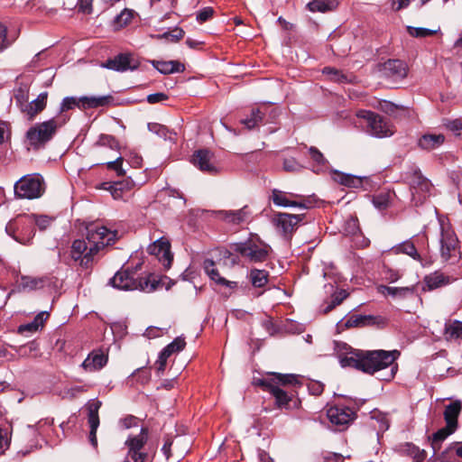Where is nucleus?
<instances>
[{
	"label": "nucleus",
	"mask_w": 462,
	"mask_h": 462,
	"mask_svg": "<svg viewBox=\"0 0 462 462\" xmlns=\"http://www.w3.org/2000/svg\"><path fill=\"white\" fill-rule=\"evenodd\" d=\"M380 317H374L372 315H354L351 316L346 321V327L351 328V327H365V326H371L377 323V319H379Z\"/></svg>",
	"instance_id": "72a5a7b5"
},
{
	"label": "nucleus",
	"mask_w": 462,
	"mask_h": 462,
	"mask_svg": "<svg viewBox=\"0 0 462 462\" xmlns=\"http://www.w3.org/2000/svg\"><path fill=\"white\" fill-rule=\"evenodd\" d=\"M259 462H273L272 457L263 450L258 451Z\"/></svg>",
	"instance_id": "774afa93"
},
{
	"label": "nucleus",
	"mask_w": 462,
	"mask_h": 462,
	"mask_svg": "<svg viewBox=\"0 0 462 462\" xmlns=\"http://www.w3.org/2000/svg\"><path fill=\"white\" fill-rule=\"evenodd\" d=\"M440 230H441V237H440V252L441 257L444 261H448L451 259H458L459 251H458V240L454 233V231L450 228L448 223H445L443 219H439Z\"/></svg>",
	"instance_id": "9d476101"
},
{
	"label": "nucleus",
	"mask_w": 462,
	"mask_h": 462,
	"mask_svg": "<svg viewBox=\"0 0 462 462\" xmlns=\"http://www.w3.org/2000/svg\"><path fill=\"white\" fill-rule=\"evenodd\" d=\"M445 141L446 137L443 134L428 132L418 139L417 144L421 150L430 152L439 148Z\"/></svg>",
	"instance_id": "393cba45"
},
{
	"label": "nucleus",
	"mask_w": 462,
	"mask_h": 462,
	"mask_svg": "<svg viewBox=\"0 0 462 462\" xmlns=\"http://www.w3.org/2000/svg\"><path fill=\"white\" fill-rule=\"evenodd\" d=\"M403 452L412 457L417 462H421L426 458L425 450H420L419 448L410 443L405 444Z\"/></svg>",
	"instance_id": "a18cd8bd"
},
{
	"label": "nucleus",
	"mask_w": 462,
	"mask_h": 462,
	"mask_svg": "<svg viewBox=\"0 0 462 462\" xmlns=\"http://www.w3.org/2000/svg\"><path fill=\"white\" fill-rule=\"evenodd\" d=\"M335 180L338 183L350 187V188H357L361 185L362 180L356 176L345 174V173H336Z\"/></svg>",
	"instance_id": "a19ab883"
},
{
	"label": "nucleus",
	"mask_w": 462,
	"mask_h": 462,
	"mask_svg": "<svg viewBox=\"0 0 462 462\" xmlns=\"http://www.w3.org/2000/svg\"><path fill=\"white\" fill-rule=\"evenodd\" d=\"M303 219V215L277 213L273 217V225L276 232L284 239L290 240L298 224Z\"/></svg>",
	"instance_id": "ddd939ff"
},
{
	"label": "nucleus",
	"mask_w": 462,
	"mask_h": 462,
	"mask_svg": "<svg viewBox=\"0 0 462 462\" xmlns=\"http://www.w3.org/2000/svg\"><path fill=\"white\" fill-rule=\"evenodd\" d=\"M108 360V356L102 350H93L82 363V367L88 372H95L103 368Z\"/></svg>",
	"instance_id": "b1692460"
},
{
	"label": "nucleus",
	"mask_w": 462,
	"mask_h": 462,
	"mask_svg": "<svg viewBox=\"0 0 462 462\" xmlns=\"http://www.w3.org/2000/svg\"><path fill=\"white\" fill-rule=\"evenodd\" d=\"M186 342L184 337H178L171 343L167 345L160 353L158 360L156 361L157 370L163 372L166 367L167 359L174 353L180 352L184 349Z\"/></svg>",
	"instance_id": "6ab92c4d"
},
{
	"label": "nucleus",
	"mask_w": 462,
	"mask_h": 462,
	"mask_svg": "<svg viewBox=\"0 0 462 462\" xmlns=\"http://www.w3.org/2000/svg\"><path fill=\"white\" fill-rule=\"evenodd\" d=\"M425 287L423 290L432 291L442 286L448 285L452 282V278L445 275L439 271L426 275L423 279Z\"/></svg>",
	"instance_id": "cd10ccee"
},
{
	"label": "nucleus",
	"mask_w": 462,
	"mask_h": 462,
	"mask_svg": "<svg viewBox=\"0 0 462 462\" xmlns=\"http://www.w3.org/2000/svg\"><path fill=\"white\" fill-rule=\"evenodd\" d=\"M219 216L222 219L230 224L239 225L247 221L251 216V211L247 206L237 210H224L219 211Z\"/></svg>",
	"instance_id": "bb28decb"
},
{
	"label": "nucleus",
	"mask_w": 462,
	"mask_h": 462,
	"mask_svg": "<svg viewBox=\"0 0 462 462\" xmlns=\"http://www.w3.org/2000/svg\"><path fill=\"white\" fill-rule=\"evenodd\" d=\"M148 129L150 132L155 134L156 135H158L161 138H163L165 140L168 138L171 139V136L169 135V134H171V132L163 125H161L158 123H149Z\"/></svg>",
	"instance_id": "8fccbe9b"
},
{
	"label": "nucleus",
	"mask_w": 462,
	"mask_h": 462,
	"mask_svg": "<svg viewBox=\"0 0 462 462\" xmlns=\"http://www.w3.org/2000/svg\"><path fill=\"white\" fill-rule=\"evenodd\" d=\"M439 30H430L422 27L407 26V32L412 37L424 38L433 35L438 32Z\"/></svg>",
	"instance_id": "de8ad7c7"
},
{
	"label": "nucleus",
	"mask_w": 462,
	"mask_h": 462,
	"mask_svg": "<svg viewBox=\"0 0 462 462\" xmlns=\"http://www.w3.org/2000/svg\"><path fill=\"white\" fill-rule=\"evenodd\" d=\"M140 65L139 60L131 53H120L113 59L107 60L101 66L118 72L134 70Z\"/></svg>",
	"instance_id": "2eb2a0df"
},
{
	"label": "nucleus",
	"mask_w": 462,
	"mask_h": 462,
	"mask_svg": "<svg viewBox=\"0 0 462 462\" xmlns=\"http://www.w3.org/2000/svg\"><path fill=\"white\" fill-rule=\"evenodd\" d=\"M10 42L7 41V28L0 23V50L7 48Z\"/></svg>",
	"instance_id": "052dcab7"
},
{
	"label": "nucleus",
	"mask_w": 462,
	"mask_h": 462,
	"mask_svg": "<svg viewBox=\"0 0 462 462\" xmlns=\"http://www.w3.org/2000/svg\"><path fill=\"white\" fill-rule=\"evenodd\" d=\"M152 64L162 74L182 72L185 69V66L177 60H152Z\"/></svg>",
	"instance_id": "7c9ffc66"
},
{
	"label": "nucleus",
	"mask_w": 462,
	"mask_h": 462,
	"mask_svg": "<svg viewBox=\"0 0 462 462\" xmlns=\"http://www.w3.org/2000/svg\"><path fill=\"white\" fill-rule=\"evenodd\" d=\"M101 405L102 402L97 399L90 400L87 404L88 420L90 428L88 439L94 448L97 446V430L99 426L98 411Z\"/></svg>",
	"instance_id": "dca6fc26"
},
{
	"label": "nucleus",
	"mask_w": 462,
	"mask_h": 462,
	"mask_svg": "<svg viewBox=\"0 0 462 462\" xmlns=\"http://www.w3.org/2000/svg\"><path fill=\"white\" fill-rule=\"evenodd\" d=\"M264 113L260 108L252 110L251 117L243 119L241 123L245 125L248 129H253L258 123L262 122Z\"/></svg>",
	"instance_id": "79ce46f5"
},
{
	"label": "nucleus",
	"mask_w": 462,
	"mask_h": 462,
	"mask_svg": "<svg viewBox=\"0 0 462 462\" xmlns=\"http://www.w3.org/2000/svg\"><path fill=\"white\" fill-rule=\"evenodd\" d=\"M356 116L366 120L370 134L375 137H387L393 134L392 125L381 116L367 110H359Z\"/></svg>",
	"instance_id": "9b49d317"
},
{
	"label": "nucleus",
	"mask_w": 462,
	"mask_h": 462,
	"mask_svg": "<svg viewBox=\"0 0 462 462\" xmlns=\"http://www.w3.org/2000/svg\"><path fill=\"white\" fill-rule=\"evenodd\" d=\"M378 291L380 293L383 295H390L392 297H399L405 298L409 294H412L414 292V287H389L385 285H381L378 287Z\"/></svg>",
	"instance_id": "c9c22d12"
},
{
	"label": "nucleus",
	"mask_w": 462,
	"mask_h": 462,
	"mask_svg": "<svg viewBox=\"0 0 462 462\" xmlns=\"http://www.w3.org/2000/svg\"><path fill=\"white\" fill-rule=\"evenodd\" d=\"M114 103V97L111 95L100 97H81L79 98L74 97H67L63 98L60 105V111L64 112L74 107L81 109L97 108L99 106H110Z\"/></svg>",
	"instance_id": "6e6552de"
},
{
	"label": "nucleus",
	"mask_w": 462,
	"mask_h": 462,
	"mask_svg": "<svg viewBox=\"0 0 462 462\" xmlns=\"http://www.w3.org/2000/svg\"><path fill=\"white\" fill-rule=\"evenodd\" d=\"M348 296V293L345 290L336 291L332 295L330 303L325 308L324 312L332 310L336 306L342 303V301Z\"/></svg>",
	"instance_id": "09e8293b"
},
{
	"label": "nucleus",
	"mask_w": 462,
	"mask_h": 462,
	"mask_svg": "<svg viewBox=\"0 0 462 462\" xmlns=\"http://www.w3.org/2000/svg\"><path fill=\"white\" fill-rule=\"evenodd\" d=\"M184 36V31L180 28H175L171 32H164L161 37L165 38L171 42H178Z\"/></svg>",
	"instance_id": "6e6d98bb"
},
{
	"label": "nucleus",
	"mask_w": 462,
	"mask_h": 462,
	"mask_svg": "<svg viewBox=\"0 0 462 462\" xmlns=\"http://www.w3.org/2000/svg\"><path fill=\"white\" fill-rule=\"evenodd\" d=\"M370 419V426L377 431L378 436L380 433H383L389 429L390 422L386 414L379 411H374Z\"/></svg>",
	"instance_id": "473e14b6"
},
{
	"label": "nucleus",
	"mask_w": 462,
	"mask_h": 462,
	"mask_svg": "<svg viewBox=\"0 0 462 462\" xmlns=\"http://www.w3.org/2000/svg\"><path fill=\"white\" fill-rule=\"evenodd\" d=\"M334 351L342 367L362 371L363 350L354 349L345 342L334 341Z\"/></svg>",
	"instance_id": "1a4fd4ad"
},
{
	"label": "nucleus",
	"mask_w": 462,
	"mask_h": 462,
	"mask_svg": "<svg viewBox=\"0 0 462 462\" xmlns=\"http://www.w3.org/2000/svg\"><path fill=\"white\" fill-rule=\"evenodd\" d=\"M61 125L54 118L36 124L26 132V142L34 150L43 147L52 139L57 129Z\"/></svg>",
	"instance_id": "423d86ee"
},
{
	"label": "nucleus",
	"mask_w": 462,
	"mask_h": 462,
	"mask_svg": "<svg viewBox=\"0 0 462 462\" xmlns=\"http://www.w3.org/2000/svg\"><path fill=\"white\" fill-rule=\"evenodd\" d=\"M14 195L19 199H33L40 198L44 192V181L39 174H28L22 177L14 184Z\"/></svg>",
	"instance_id": "0eeeda50"
},
{
	"label": "nucleus",
	"mask_w": 462,
	"mask_h": 462,
	"mask_svg": "<svg viewBox=\"0 0 462 462\" xmlns=\"http://www.w3.org/2000/svg\"><path fill=\"white\" fill-rule=\"evenodd\" d=\"M383 75L393 80H400L407 76L408 68L405 62L400 60H388L382 66Z\"/></svg>",
	"instance_id": "aec40b11"
},
{
	"label": "nucleus",
	"mask_w": 462,
	"mask_h": 462,
	"mask_svg": "<svg viewBox=\"0 0 462 462\" xmlns=\"http://www.w3.org/2000/svg\"><path fill=\"white\" fill-rule=\"evenodd\" d=\"M172 445V441L170 439H167L164 442V445L162 448V451L166 457L167 459L171 457V447Z\"/></svg>",
	"instance_id": "338daca9"
},
{
	"label": "nucleus",
	"mask_w": 462,
	"mask_h": 462,
	"mask_svg": "<svg viewBox=\"0 0 462 462\" xmlns=\"http://www.w3.org/2000/svg\"><path fill=\"white\" fill-rule=\"evenodd\" d=\"M212 159L213 154L208 150H199L193 155L192 162L200 171L212 173L216 171Z\"/></svg>",
	"instance_id": "a878e982"
},
{
	"label": "nucleus",
	"mask_w": 462,
	"mask_h": 462,
	"mask_svg": "<svg viewBox=\"0 0 462 462\" xmlns=\"http://www.w3.org/2000/svg\"><path fill=\"white\" fill-rule=\"evenodd\" d=\"M327 415L332 424L345 426L353 420L355 413L346 406H334L328 410Z\"/></svg>",
	"instance_id": "a211bd4d"
},
{
	"label": "nucleus",
	"mask_w": 462,
	"mask_h": 462,
	"mask_svg": "<svg viewBox=\"0 0 462 462\" xmlns=\"http://www.w3.org/2000/svg\"><path fill=\"white\" fill-rule=\"evenodd\" d=\"M273 376L271 379H257L254 383L263 387L264 391L271 393L277 383L287 385L297 383V377L294 374H273Z\"/></svg>",
	"instance_id": "4be33fe9"
},
{
	"label": "nucleus",
	"mask_w": 462,
	"mask_h": 462,
	"mask_svg": "<svg viewBox=\"0 0 462 462\" xmlns=\"http://www.w3.org/2000/svg\"><path fill=\"white\" fill-rule=\"evenodd\" d=\"M390 200V194L380 193L373 198V204L376 208L383 210L389 207Z\"/></svg>",
	"instance_id": "3c124183"
},
{
	"label": "nucleus",
	"mask_w": 462,
	"mask_h": 462,
	"mask_svg": "<svg viewBox=\"0 0 462 462\" xmlns=\"http://www.w3.org/2000/svg\"><path fill=\"white\" fill-rule=\"evenodd\" d=\"M148 429L142 428L137 435L129 436L125 441V446L128 448L126 459L127 462H145L147 459V453L143 451L145 443L148 440Z\"/></svg>",
	"instance_id": "f8f14e48"
},
{
	"label": "nucleus",
	"mask_w": 462,
	"mask_h": 462,
	"mask_svg": "<svg viewBox=\"0 0 462 462\" xmlns=\"http://www.w3.org/2000/svg\"><path fill=\"white\" fill-rule=\"evenodd\" d=\"M310 155L311 159L316 162L319 165H324L326 163V159L323 154L316 148L310 147L309 149Z\"/></svg>",
	"instance_id": "4d7b16f0"
},
{
	"label": "nucleus",
	"mask_w": 462,
	"mask_h": 462,
	"mask_svg": "<svg viewBox=\"0 0 462 462\" xmlns=\"http://www.w3.org/2000/svg\"><path fill=\"white\" fill-rule=\"evenodd\" d=\"M461 411L462 402L459 400H456L445 406L443 416L446 426L437 430L430 438L434 454L440 449L441 443L457 430L458 416Z\"/></svg>",
	"instance_id": "7ed1b4c3"
},
{
	"label": "nucleus",
	"mask_w": 462,
	"mask_h": 462,
	"mask_svg": "<svg viewBox=\"0 0 462 462\" xmlns=\"http://www.w3.org/2000/svg\"><path fill=\"white\" fill-rule=\"evenodd\" d=\"M213 14V9L210 7H206L197 14V20L199 23H204L208 20Z\"/></svg>",
	"instance_id": "680f3d73"
},
{
	"label": "nucleus",
	"mask_w": 462,
	"mask_h": 462,
	"mask_svg": "<svg viewBox=\"0 0 462 462\" xmlns=\"http://www.w3.org/2000/svg\"><path fill=\"white\" fill-rule=\"evenodd\" d=\"M122 162L123 158L118 156L114 161L106 162V166L108 169L116 171L118 176H124L125 171L122 168Z\"/></svg>",
	"instance_id": "5fc2aeb1"
},
{
	"label": "nucleus",
	"mask_w": 462,
	"mask_h": 462,
	"mask_svg": "<svg viewBox=\"0 0 462 462\" xmlns=\"http://www.w3.org/2000/svg\"><path fill=\"white\" fill-rule=\"evenodd\" d=\"M362 372L370 374L391 366L399 356V352L385 350H363Z\"/></svg>",
	"instance_id": "39448f33"
},
{
	"label": "nucleus",
	"mask_w": 462,
	"mask_h": 462,
	"mask_svg": "<svg viewBox=\"0 0 462 462\" xmlns=\"http://www.w3.org/2000/svg\"><path fill=\"white\" fill-rule=\"evenodd\" d=\"M47 97V92L41 93L36 99L24 104L21 109V112L27 117L29 121H32L34 117L46 107Z\"/></svg>",
	"instance_id": "5701e85b"
},
{
	"label": "nucleus",
	"mask_w": 462,
	"mask_h": 462,
	"mask_svg": "<svg viewBox=\"0 0 462 462\" xmlns=\"http://www.w3.org/2000/svg\"><path fill=\"white\" fill-rule=\"evenodd\" d=\"M29 226L36 225L41 230L46 229L51 223V218L47 216L32 215L27 218Z\"/></svg>",
	"instance_id": "49530a36"
},
{
	"label": "nucleus",
	"mask_w": 462,
	"mask_h": 462,
	"mask_svg": "<svg viewBox=\"0 0 462 462\" xmlns=\"http://www.w3.org/2000/svg\"><path fill=\"white\" fill-rule=\"evenodd\" d=\"M323 74L328 77V79L333 82L337 83H345L350 82L352 80L351 75H346L342 73L341 71L335 69L330 67H326L322 70Z\"/></svg>",
	"instance_id": "ea45409f"
},
{
	"label": "nucleus",
	"mask_w": 462,
	"mask_h": 462,
	"mask_svg": "<svg viewBox=\"0 0 462 462\" xmlns=\"http://www.w3.org/2000/svg\"><path fill=\"white\" fill-rule=\"evenodd\" d=\"M392 250L394 254H405L411 256L413 260L418 261L422 266H425L423 260L420 254L418 253L414 244L410 240L399 244Z\"/></svg>",
	"instance_id": "2f4dec72"
},
{
	"label": "nucleus",
	"mask_w": 462,
	"mask_h": 462,
	"mask_svg": "<svg viewBox=\"0 0 462 462\" xmlns=\"http://www.w3.org/2000/svg\"><path fill=\"white\" fill-rule=\"evenodd\" d=\"M444 335L447 340L462 339V321L453 320L446 323Z\"/></svg>",
	"instance_id": "e433bc0d"
},
{
	"label": "nucleus",
	"mask_w": 462,
	"mask_h": 462,
	"mask_svg": "<svg viewBox=\"0 0 462 462\" xmlns=\"http://www.w3.org/2000/svg\"><path fill=\"white\" fill-rule=\"evenodd\" d=\"M233 250L251 263H262L268 259L272 248L258 237H251L235 244Z\"/></svg>",
	"instance_id": "20e7f679"
},
{
	"label": "nucleus",
	"mask_w": 462,
	"mask_h": 462,
	"mask_svg": "<svg viewBox=\"0 0 462 462\" xmlns=\"http://www.w3.org/2000/svg\"><path fill=\"white\" fill-rule=\"evenodd\" d=\"M43 280L31 276H23L21 279L20 286L23 290H35L42 286Z\"/></svg>",
	"instance_id": "c03bdc74"
},
{
	"label": "nucleus",
	"mask_w": 462,
	"mask_h": 462,
	"mask_svg": "<svg viewBox=\"0 0 462 462\" xmlns=\"http://www.w3.org/2000/svg\"><path fill=\"white\" fill-rule=\"evenodd\" d=\"M300 196L298 195V194H294V193H290V194H287L282 190H279V189H273V192H272V199L273 201V203L276 205V206H279V207H298V208H307L308 206L301 202V201H297L295 200L296 199H300Z\"/></svg>",
	"instance_id": "412c9836"
},
{
	"label": "nucleus",
	"mask_w": 462,
	"mask_h": 462,
	"mask_svg": "<svg viewBox=\"0 0 462 462\" xmlns=\"http://www.w3.org/2000/svg\"><path fill=\"white\" fill-rule=\"evenodd\" d=\"M283 168L287 171H294L299 168V165L292 159H287L283 162Z\"/></svg>",
	"instance_id": "0e129e2a"
},
{
	"label": "nucleus",
	"mask_w": 462,
	"mask_h": 462,
	"mask_svg": "<svg viewBox=\"0 0 462 462\" xmlns=\"http://www.w3.org/2000/svg\"><path fill=\"white\" fill-rule=\"evenodd\" d=\"M147 251L150 254L155 255L165 268L171 267L172 254L171 253V245L168 241L160 238L148 246Z\"/></svg>",
	"instance_id": "f3484780"
},
{
	"label": "nucleus",
	"mask_w": 462,
	"mask_h": 462,
	"mask_svg": "<svg viewBox=\"0 0 462 462\" xmlns=\"http://www.w3.org/2000/svg\"><path fill=\"white\" fill-rule=\"evenodd\" d=\"M269 273L265 270L252 269L249 273L254 287L262 288L268 282Z\"/></svg>",
	"instance_id": "58836bf2"
},
{
	"label": "nucleus",
	"mask_w": 462,
	"mask_h": 462,
	"mask_svg": "<svg viewBox=\"0 0 462 462\" xmlns=\"http://www.w3.org/2000/svg\"><path fill=\"white\" fill-rule=\"evenodd\" d=\"M280 385L282 383H277L276 386L272 389L270 393L275 399V403L280 409H291V402L293 403V407L298 405V402L292 399V394L288 393L284 390H282Z\"/></svg>",
	"instance_id": "c85d7f7f"
},
{
	"label": "nucleus",
	"mask_w": 462,
	"mask_h": 462,
	"mask_svg": "<svg viewBox=\"0 0 462 462\" xmlns=\"http://www.w3.org/2000/svg\"><path fill=\"white\" fill-rule=\"evenodd\" d=\"M445 126L456 133L457 134H460V131H462V120L461 119H455V120H448L445 123Z\"/></svg>",
	"instance_id": "13d9d810"
},
{
	"label": "nucleus",
	"mask_w": 462,
	"mask_h": 462,
	"mask_svg": "<svg viewBox=\"0 0 462 462\" xmlns=\"http://www.w3.org/2000/svg\"><path fill=\"white\" fill-rule=\"evenodd\" d=\"M134 15V12L133 10L125 9L116 17V23L119 26L126 25L132 21Z\"/></svg>",
	"instance_id": "603ef678"
},
{
	"label": "nucleus",
	"mask_w": 462,
	"mask_h": 462,
	"mask_svg": "<svg viewBox=\"0 0 462 462\" xmlns=\"http://www.w3.org/2000/svg\"><path fill=\"white\" fill-rule=\"evenodd\" d=\"M146 99L149 104H156L167 100L168 96L162 92H159L148 95Z\"/></svg>",
	"instance_id": "bf43d9fd"
},
{
	"label": "nucleus",
	"mask_w": 462,
	"mask_h": 462,
	"mask_svg": "<svg viewBox=\"0 0 462 462\" xmlns=\"http://www.w3.org/2000/svg\"><path fill=\"white\" fill-rule=\"evenodd\" d=\"M92 0H79L78 5L80 11L83 13H90Z\"/></svg>",
	"instance_id": "69168bd1"
},
{
	"label": "nucleus",
	"mask_w": 462,
	"mask_h": 462,
	"mask_svg": "<svg viewBox=\"0 0 462 462\" xmlns=\"http://www.w3.org/2000/svg\"><path fill=\"white\" fill-rule=\"evenodd\" d=\"M49 318L48 311L40 312L32 322L21 325L18 328L20 333H23L25 331L28 332H36L39 328L43 327L44 322Z\"/></svg>",
	"instance_id": "f704fd0d"
},
{
	"label": "nucleus",
	"mask_w": 462,
	"mask_h": 462,
	"mask_svg": "<svg viewBox=\"0 0 462 462\" xmlns=\"http://www.w3.org/2000/svg\"><path fill=\"white\" fill-rule=\"evenodd\" d=\"M110 282L113 287L119 290H140L144 292H152L160 286V282L153 275L140 277L136 271L130 269L118 271Z\"/></svg>",
	"instance_id": "f03ea898"
},
{
	"label": "nucleus",
	"mask_w": 462,
	"mask_h": 462,
	"mask_svg": "<svg viewBox=\"0 0 462 462\" xmlns=\"http://www.w3.org/2000/svg\"><path fill=\"white\" fill-rule=\"evenodd\" d=\"M446 452H453L458 457L462 458V441L451 443Z\"/></svg>",
	"instance_id": "e2e57ef3"
},
{
	"label": "nucleus",
	"mask_w": 462,
	"mask_h": 462,
	"mask_svg": "<svg viewBox=\"0 0 462 462\" xmlns=\"http://www.w3.org/2000/svg\"><path fill=\"white\" fill-rule=\"evenodd\" d=\"M14 98L16 105L22 109L23 106L28 102L29 98V88L26 85H21L14 89Z\"/></svg>",
	"instance_id": "37998d69"
},
{
	"label": "nucleus",
	"mask_w": 462,
	"mask_h": 462,
	"mask_svg": "<svg viewBox=\"0 0 462 462\" xmlns=\"http://www.w3.org/2000/svg\"><path fill=\"white\" fill-rule=\"evenodd\" d=\"M116 239V231L92 224L87 227L86 240L77 239L72 243L70 256L75 262H79L80 266L88 268L98 252L113 244Z\"/></svg>",
	"instance_id": "f257e3e1"
},
{
	"label": "nucleus",
	"mask_w": 462,
	"mask_h": 462,
	"mask_svg": "<svg viewBox=\"0 0 462 462\" xmlns=\"http://www.w3.org/2000/svg\"><path fill=\"white\" fill-rule=\"evenodd\" d=\"M410 182L411 200L416 206L421 204L430 193V182L421 175L420 171H414Z\"/></svg>",
	"instance_id": "4468645a"
},
{
	"label": "nucleus",
	"mask_w": 462,
	"mask_h": 462,
	"mask_svg": "<svg viewBox=\"0 0 462 462\" xmlns=\"http://www.w3.org/2000/svg\"><path fill=\"white\" fill-rule=\"evenodd\" d=\"M337 5V3L335 0H313L307 6L310 12L325 13L334 10Z\"/></svg>",
	"instance_id": "4c0bfd02"
},
{
	"label": "nucleus",
	"mask_w": 462,
	"mask_h": 462,
	"mask_svg": "<svg viewBox=\"0 0 462 462\" xmlns=\"http://www.w3.org/2000/svg\"><path fill=\"white\" fill-rule=\"evenodd\" d=\"M85 392H87V387L85 385L71 386L63 391V398L74 399L78 397L79 394Z\"/></svg>",
	"instance_id": "864d4df0"
},
{
	"label": "nucleus",
	"mask_w": 462,
	"mask_h": 462,
	"mask_svg": "<svg viewBox=\"0 0 462 462\" xmlns=\"http://www.w3.org/2000/svg\"><path fill=\"white\" fill-rule=\"evenodd\" d=\"M203 268L205 273L208 275V277L217 284L226 286L229 288H235L236 286V282L227 281L224 277L220 276L217 269L215 266V263L212 260L206 259L203 263Z\"/></svg>",
	"instance_id": "c756f323"
}]
</instances>
